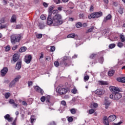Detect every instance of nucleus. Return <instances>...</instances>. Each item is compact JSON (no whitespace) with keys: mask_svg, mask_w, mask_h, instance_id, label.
I'll return each instance as SVG.
<instances>
[{"mask_svg":"<svg viewBox=\"0 0 125 125\" xmlns=\"http://www.w3.org/2000/svg\"><path fill=\"white\" fill-rule=\"evenodd\" d=\"M6 28V25H1V27L0 28V29H4Z\"/></svg>","mask_w":125,"mask_h":125,"instance_id":"0e129e2a","label":"nucleus"},{"mask_svg":"<svg viewBox=\"0 0 125 125\" xmlns=\"http://www.w3.org/2000/svg\"><path fill=\"white\" fill-rule=\"evenodd\" d=\"M120 40H121L122 42H124L125 41V36H124L123 35H120Z\"/></svg>","mask_w":125,"mask_h":125,"instance_id":"a878e982","label":"nucleus"},{"mask_svg":"<svg viewBox=\"0 0 125 125\" xmlns=\"http://www.w3.org/2000/svg\"><path fill=\"white\" fill-rule=\"evenodd\" d=\"M30 120H31V123L32 124H33V123H34V121H36V119L34 118V115L31 116Z\"/></svg>","mask_w":125,"mask_h":125,"instance_id":"ea45409f","label":"nucleus"},{"mask_svg":"<svg viewBox=\"0 0 125 125\" xmlns=\"http://www.w3.org/2000/svg\"><path fill=\"white\" fill-rule=\"evenodd\" d=\"M49 99H50V97L49 96H48L46 97L44 96H42L41 98V100L42 102H44L45 101H46V103L48 105H50V104H51V103L50 102V101L49 100Z\"/></svg>","mask_w":125,"mask_h":125,"instance_id":"423d86ee","label":"nucleus"},{"mask_svg":"<svg viewBox=\"0 0 125 125\" xmlns=\"http://www.w3.org/2000/svg\"><path fill=\"white\" fill-rule=\"evenodd\" d=\"M93 30H95V27L94 26H91L90 28H89L86 32V34L87 33H90L93 31Z\"/></svg>","mask_w":125,"mask_h":125,"instance_id":"6ab92c4d","label":"nucleus"},{"mask_svg":"<svg viewBox=\"0 0 125 125\" xmlns=\"http://www.w3.org/2000/svg\"><path fill=\"white\" fill-rule=\"evenodd\" d=\"M16 29H21V25L20 24L17 25Z\"/></svg>","mask_w":125,"mask_h":125,"instance_id":"e2e57ef3","label":"nucleus"},{"mask_svg":"<svg viewBox=\"0 0 125 125\" xmlns=\"http://www.w3.org/2000/svg\"><path fill=\"white\" fill-rule=\"evenodd\" d=\"M34 89L35 91H36L37 92H39V93H41L42 95H43L44 91L43 90H42L40 86H36L34 87Z\"/></svg>","mask_w":125,"mask_h":125,"instance_id":"6e6552de","label":"nucleus"},{"mask_svg":"<svg viewBox=\"0 0 125 125\" xmlns=\"http://www.w3.org/2000/svg\"><path fill=\"white\" fill-rule=\"evenodd\" d=\"M111 18H112V15H111V14H108L105 17V18L103 22H104L105 23V22H107V21H108V20H111Z\"/></svg>","mask_w":125,"mask_h":125,"instance_id":"2eb2a0df","label":"nucleus"},{"mask_svg":"<svg viewBox=\"0 0 125 125\" xmlns=\"http://www.w3.org/2000/svg\"><path fill=\"white\" fill-rule=\"evenodd\" d=\"M9 103H10V104H13L15 103L14 100H13V99H10L9 100Z\"/></svg>","mask_w":125,"mask_h":125,"instance_id":"3c124183","label":"nucleus"},{"mask_svg":"<svg viewBox=\"0 0 125 125\" xmlns=\"http://www.w3.org/2000/svg\"><path fill=\"white\" fill-rule=\"evenodd\" d=\"M95 93L98 95H102L104 94V90L102 89H98L95 91Z\"/></svg>","mask_w":125,"mask_h":125,"instance_id":"9d476101","label":"nucleus"},{"mask_svg":"<svg viewBox=\"0 0 125 125\" xmlns=\"http://www.w3.org/2000/svg\"><path fill=\"white\" fill-rule=\"evenodd\" d=\"M61 103L62 105H63V106H66V103L65 101H61Z\"/></svg>","mask_w":125,"mask_h":125,"instance_id":"09e8293b","label":"nucleus"},{"mask_svg":"<svg viewBox=\"0 0 125 125\" xmlns=\"http://www.w3.org/2000/svg\"><path fill=\"white\" fill-rule=\"evenodd\" d=\"M37 39H42V34H39L37 35Z\"/></svg>","mask_w":125,"mask_h":125,"instance_id":"de8ad7c7","label":"nucleus"},{"mask_svg":"<svg viewBox=\"0 0 125 125\" xmlns=\"http://www.w3.org/2000/svg\"><path fill=\"white\" fill-rule=\"evenodd\" d=\"M116 47V44L114 43H112L109 45V48L110 49L114 48V47Z\"/></svg>","mask_w":125,"mask_h":125,"instance_id":"72a5a7b5","label":"nucleus"},{"mask_svg":"<svg viewBox=\"0 0 125 125\" xmlns=\"http://www.w3.org/2000/svg\"><path fill=\"white\" fill-rule=\"evenodd\" d=\"M54 1L55 3H56V4H59V3L61 2V1L60 0H54Z\"/></svg>","mask_w":125,"mask_h":125,"instance_id":"49530a36","label":"nucleus"},{"mask_svg":"<svg viewBox=\"0 0 125 125\" xmlns=\"http://www.w3.org/2000/svg\"><path fill=\"white\" fill-rule=\"evenodd\" d=\"M54 50H55V47L54 46H52L51 47V51H52V52H53Z\"/></svg>","mask_w":125,"mask_h":125,"instance_id":"5fc2aeb1","label":"nucleus"},{"mask_svg":"<svg viewBox=\"0 0 125 125\" xmlns=\"http://www.w3.org/2000/svg\"><path fill=\"white\" fill-rule=\"evenodd\" d=\"M10 96V93H6L5 94V97L6 99H7Z\"/></svg>","mask_w":125,"mask_h":125,"instance_id":"79ce46f5","label":"nucleus"},{"mask_svg":"<svg viewBox=\"0 0 125 125\" xmlns=\"http://www.w3.org/2000/svg\"><path fill=\"white\" fill-rule=\"evenodd\" d=\"M82 26H83V24L80 22H77L76 24V26L77 28H81V27H82Z\"/></svg>","mask_w":125,"mask_h":125,"instance_id":"c756f323","label":"nucleus"},{"mask_svg":"<svg viewBox=\"0 0 125 125\" xmlns=\"http://www.w3.org/2000/svg\"><path fill=\"white\" fill-rule=\"evenodd\" d=\"M60 64L61 65H64L65 66H68V63L66 62H60Z\"/></svg>","mask_w":125,"mask_h":125,"instance_id":"c03bdc74","label":"nucleus"},{"mask_svg":"<svg viewBox=\"0 0 125 125\" xmlns=\"http://www.w3.org/2000/svg\"><path fill=\"white\" fill-rule=\"evenodd\" d=\"M53 26H60L63 24L62 20V16L61 14H56L53 17Z\"/></svg>","mask_w":125,"mask_h":125,"instance_id":"f03ea898","label":"nucleus"},{"mask_svg":"<svg viewBox=\"0 0 125 125\" xmlns=\"http://www.w3.org/2000/svg\"><path fill=\"white\" fill-rule=\"evenodd\" d=\"M79 17L80 19H84L85 18V16L83 14H81L79 15Z\"/></svg>","mask_w":125,"mask_h":125,"instance_id":"e433bc0d","label":"nucleus"},{"mask_svg":"<svg viewBox=\"0 0 125 125\" xmlns=\"http://www.w3.org/2000/svg\"><path fill=\"white\" fill-rule=\"evenodd\" d=\"M40 18L42 19V20H45V19H46V17L43 15H42L41 16Z\"/></svg>","mask_w":125,"mask_h":125,"instance_id":"a18cd8bd","label":"nucleus"},{"mask_svg":"<svg viewBox=\"0 0 125 125\" xmlns=\"http://www.w3.org/2000/svg\"><path fill=\"white\" fill-rule=\"evenodd\" d=\"M12 44H15L16 42H19L21 40V35L20 34H13L10 37Z\"/></svg>","mask_w":125,"mask_h":125,"instance_id":"7ed1b4c3","label":"nucleus"},{"mask_svg":"<svg viewBox=\"0 0 125 125\" xmlns=\"http://www.w3.org/2000/svg\"><path fill=\"white\" fill-rule=\"evenodd\" d=\"M56 91L59 94L63 95L68 92V90L62 85H59L56 88Z\"/></svg>","mask_w":125,"mask_h":125,"instance_id":"20e7f679","label":"nucleus"},{"mask_svg":"<svg viewBox=\"0 0 125 125\" xmlns=\"http://www.w3.org/2000/svg\"><path fill=\"white\" fill-rule=\"evenodd\" d=\"M75 37H76V35H75V34H74V33L69 34V35L67 36V38H75Z\"/></svg>","mask_w":125,"mask_h":125,"instance_id":"2f4dec72","label":"nucleus"},{"mask_svg":"<svg viewBox=\"0 0 125 125\" xmlns=\"http://www.w3.org/2000/svg\"><path fill=\"white\" fill-rule=\"evenodd\" d=\"M6 51H9L10 50V46L8 45L5 47Z\"/></svg>","mask_w":125,"mask_h":125,"instance_id":"8fccbe9b","label":"nucleus"},{"mask_svg":"<svg viewBox=\"0 0 125 125\" xmlns=\"http://www.w3.org/2000/svg\"><path fill=\"white\" fill-rule=\"evenodd\" d=\"M8 71V69L7 67H4L1 70V76L2 77H4L5 75H6V73H7Z\"/></svg>","mask_w":125,"mask_h":125,"instance_id":"1a4fd4ad","label":"nucleus"},{"mask_svg":"<svg viewBox=\"0 0 125 125\" xmlns=\"http://www.w3.org/2000/svg\"><path fill=\"white\" fill-rule=\"evenodd\" d=\"M48 125H56V123H55V122L54 121H52L51 122H50Z\"/></svg>","mask_w":125,"mask_h":125,"instance_id":"864d4df0","label":"nucleus"},{"mask_svg":"<svg viewBox=\"0 0 125 125\" xmlns=\"http://www.w3.org/2000/svg\"><path fill=\"white\" fill-rule=\"evenodd\" d=\"M11 22L12 23H14V22H16V16L15 15H13L11 18Z\"/></svg>","mask_w":125,"mask_h":125,"instance_id":"4be33fe9","label":"nucleus"},{"mask_svg":"<svg viewBox=\"0 0 125 125\" xmlns=\"http://www.w3.org/2000/svg\"><path fill=\"white\" fill-rule=\"evenodd\" d=\"M26 50H27V47L25 46L21 47L19 50V52H25Z\"/></svg>","mask_w":125,"mask_h":125,"instance_id":"5701e85b","label":"nucleus"},{"mask_svg":"<svg viewBox=\"0 0 125 125\" xmlns=\"http://www.w3.org/2000/svg\"><path fill=\"white\" fill-rule=\"evenodd\" d=\"M62 8H62V7H58V10L59 11H62Z\"/></svg>","mask_w":125,"mask_h":125,"instance_id":"774afa93","label":"nucleus"},{"mask_svg":"<svg viewBox=\"0 0 125 125\" xmlns=\"http://www.w3.org/2000/svg\"><path fill=\"white\" fill-rule=\"evenodd\" d=\"M52 14H53L52 13V12H49V15L48 17H49V18H51V17L52 16Z\"/></svg>","mask_w":125,"mask_h":125,"instance_id":"4d7b16f0","label":"nucleus"},{"mask_svg":"<svg viewBox=\"0 0 125 125\" xmlns=\"http://www.w3.org/2000/svg\"><path fill=\"white\" fill-rule=\"evenodd\" d=\"M103 16V13L101 11H99L92 13V14L88 15V18H89V19H91L92 18H99Z\"/></svg>","mask_w":125,"mask_h":125,"instance_id":"39448f33","label":"nucleus"},{"mask_svg":"<svg viewBox=\"0 0 125 125\" xmlns=\"http://www.w3.org/2000/svg\"><path fill=\"white\" fill-rule=\"evenodd\" d=\"M43 5L44 6V7H47L48 6V4L45 2H44L43 3Z\"/></svg>","mask_w":125,"mask_h":125,"instance_id":"13d9d810","label":"nucleus"},{"mask_svg":"<svg viewBox=\"0 0 125 125\" xmlns=\"http://www.w3.org/2000/svg\"><path fill=\"white\" fill-rule=\"evenodd\" d=\"M5 120H7L8 122H12V121H13V118L12 117H10V115L9 114H6L4 117Z\"/></svg>","mask_w":125,"mask_h":125,"instance_id":"f8f14e48","label":"nucleus"},{"mask_svg":"<svg viewBox=\"0 0 125 125\" xmlns=\"http://www.w3.org/2000/svg\"><path fill=\"white\" fill-rule=\"evenodd\" d=\"M0 22L1 23H4V18H2L1 19V20H0Z\"/></svg>","mask_w":125,"mask_h":125,"instance_id":"338daca9","label":"nucleus"},{"mask_svg":"<svg viewBox=\"0 0 125 125\" xmlns=\"http://www.w3.org/2000/svg\"><path fill=\"white\" fill-rule=\"evenodd\" d=\"M117 46H118V47L121 48V47H123V46H124V44L122 42H119L117 43Z\"/></svg>","mask_w":125,"mask_h":125,"instance_id":"473e14b6","label":"nucleus"},{"mask_svg":"<svg viewBox=\"0 0 125 125\" xmlns=\"http://www.w3.org/2000/svg\"><path fill=\"white\" fill-rule=\"evenodd\" d=\"M24 61V62L26 63V64H30V63H31V61H32V55H25Z\"/></svg>","mask_w":125,"mask_h":125,"instance_id":"0eeeda50","label":"nucleus"},{"mask_svg":"<svg viewBox=\"0 0 125 125\" xmlns=\"http://www.w3.org/2000/svg\"><path fill=\"white\" fill-rule=\"evenodd\" d=\"M28 86H32L33 84V82L32 81H29L28 82Z\"/></svg>","mask_w":125,"mask_h":125,"instance_id":"bf43d9fd","label":"nucleus"},{"mask_svg":"<svg viewBox=\"0 0 125 125\" xmlns=\"http://www.w3.org/2000/svg\"><path fill=\"white\" fill-rule=\"evenodd\" d=\"M118 12L120 14H123L124 13V9L120 7L118 10Z\"/></svg>","mask_w":125,"mask_h":125,"instance_id":"393cba45","label":"nucleus"},{"mask_svg":"<svg viewBox=\"0 0 125 125\" xmlns=\"http://www.w3.org/2000/svg\"><path fill=\"white\" fill-rule=\"evenodd\" d=\"M84 81H87L88 80H89V76H88L87 75L84 76Z\"/></svg>","mask_w":125,"mask_h":125,"instance_id":"6e6d98bb","label":"nucleus"},{"mask_svg":"<svg viewBox=\"0 0 125 125\" xmlns=\"http://www.w3.org/2000/svg\"><path fill=\"white\" fill-rule=\"evenodd\" d=\"M93 106L94 108H97L98 107V104L97 103H94Z\"/></svg>","mask_w":125,"mask_h":125,"instance_id":"680f3d73","label":"nucleus"},{"mask_svg":"<svg viewBox=\"0 0 125 125\" xmlns=\"http://www.w3.org/2000/svg\"><path fill=\"white\" fill-rule=\"evenodd\" d=\"M94 112H95V110L93 109L89 110V114H90V115H91V114H93Z\"/></svg>","mask_w":125,"mask_h":125,"instance_id":"37998d69","label":"nucleus"},{"mask_svg":"<svg viewBox=\"0 0 125 125\" xmlns=\"http://www.w3.org/2000/svg\"><path fill=\"white\" fill-rule=\"evenodd\" d=\"M18 59H19V57L18 56V54H14L13 56V60L14 62H17V61H18Z\"/></svg>","mask_w":125,"mask_h":125,"instance_id":"dca6fc26","label":"nucleus"},{"mask_svg":"<svg viewBox=\"0 0 125 125\" xmlns=\"http://www.w3.org/2000/svg\"><path fill=\"white\" fill-rule=\"evenodd\" d=\"M17 82H16L14 80H13L10 84V87L14 86L15 85V83H16Z\"/></svg>","mask_w":125,"mask_h":125,"instance_id":"7c9ffc66","label":"nucleus"},{"mask_svg":"<svg viewBox=\"0 0 125 125\" xmlns=\"http://www.w3.org/2000/svg\"><path fill=\"white\" fill-rule=\"evenodd\" d=\"M68 59H70V57L64 56L62 57V61L61 62H66V61L68 60Z\"/></svg>","mask_w":125,"mask_h":125,"instance_id":"b1692460","label":"nucleus"},{"mask_svg":"<svg viewBox=\"0 0 125 125\" xmlns=\"http://www.w3.org/2000/svg\"><path fill=\"white\" fill-rule=\"evenodd\" d=\"M116 119H117V116L115 115H110L108 118L109 122H114Z\"/></svg>","mask_w":125,"mask_h":125,"instance_id":"9b49d317","label":"nucleus"},{"mask_svg":"<svg viewBox=\"0 0 125 125\" xmlns=\"http://www.w3.org/2000/svg\"><path fill=\"white\" fill-rule=\"evenodd\" d=\"M95 57H97V55L92 54L90 56V58H91V59H94V58H95Z\"/></svg>","mask_w":125,"mask_h":125,"instance_id":"c9c22d12","label":"nucleus"},{"mask_svg":"<svg viewBox=\"0 0 125 125\" xmlns=\"http://www.w3.org/2000/svg\"><path fill=\"white\" fill-rule=\"evenodd\" d=\"M117 81L118 82H119V83H125V77L118 78H117Z\"/></svg>","mask_w":125,"mask_h":125,"instance_id":"a211bd4d","label":"nucleus"},{"mask_svg":"<svg viewBox=\"0 0 125 125\" xmlns=\"http://www.w3.org/2000/svg\"><path fill=\"white\" fill-rule=\"evenodd\" d=\"M20 79H21V76L19 75V76H17L13 80L15 81L16 82V83H17V82H18V81H19Z\"/></svg>","mask_w":125,"mask_h":125,"instance_id":"bb28decb","label":"nucleus"},{"mask_svg":"<svg viewBox=\"0 0 125 125\" xmlns=\"http://www.w3.org/2000/svg\"><path fill=\"white\" fill-rule=\"evenodd\" d=\"M114 74H115V70H110L108 73V75L109 76V77H112Z\"/></svg>","mask_w":125,"mask_h":125,"instance_id":"412c9836","label":"nucleus"},{"mask_svg":"<svg viewBox=\"0 0 125 125\" xmlns=\"http://www.w3.org/2000/svg\"><path fill=\"white\" fill-rule=\"evenodd\" d=\"M47 20L48 25H52V24L53 25V19H52L51 18L48 17Z\"/></svg>","mask_w":125,"mask_h":125,"instance_id":"f3484780","label":"nucleus"},{"mask_svg":"<svg viewBox=\"0 0 125 125\" xmlns=\"http://www.w3.org/2000/svg\"><path fill=\"white\" fill-rule=\"evenodd\" d=\"M104 124L105 125H109V119L106 116H104L103 118Z\"/></svg>","mask_w":125,"mask_h":125,"instance_id":"4468645a","label":"nucleus"},{"mask_svg":"<svg viewBox=\"0 0 125 125\" xmlns=\"http://www.w3.org/2000/svg\"><path fill=\"white\" fill-rule=\"evenodd\" d=\"M99 83L101 85H107V84H108V83H107V82L103 81H99Z\"/></svg>","mask_w":125,"mask_h":125,"instance_id":"aec40b11","label":"nucleus"},{"mask_svg":"<svg viewBox=\"0 0 125 125\" xmlns=\"http://www.w3.org/2000/svg\"><path fill=\"white\" fill-rule=\"evenodd\" d=\"M113 5H114V6H118V2H113Z\"/></svg>","mask_w":125,"mask_h":125,"instance_id":"69168bd1","label":"nucleus"},{"mask_svg":"<svg viewBox=\"0 0 125 125\" xmlns=\"http://www.w3.org/2000/svg\"><path fill=\"white\" fill-rule=\"evenodd\" d=\"M77 92H78V90H77V89H76V88H73L71 90V92H72V93H73V94H76Z\"/></svg>","mask_w":125,"mask_h":125,"instance_id":"4c0bfd02","label":"nucleus"},{"mask_svg":"<svg viewBox=\"0 0 125 125\" xmlns=\"http://www.w3.org/2000/svg\"><path fill=\"white\" fill-rule=\"evenodd\" d=\"M52 13L54 15H56V14H58V10H54Z\"/></svg>","mask_w":125,"mask_h":125,"instance_id":"a19ab883","label":"nucleus"},{"mask_svg":"<svg viewBox=\"0 0 125 125\" xmlns=\"http://www.w3.org/2000/svg\"><path fill=\"white\" fill-rule=\"evenodd\" d=\"M110 104H111V103H110L109 102H106L105 103V109H108V108H109Z\"/></svg>","mask_w":125,"mask_h":125,"instance_id":"c85d7f7f","label":"nucleus"},{"mask_svg":"<svg viewBox=\"0 0 125 125\" xmlns=\"http://www.w3.org/2000/svg\"><path fill=\"white\" fill-rule=\"evenodd\" d=\"M109 89L111 92L113 93L109 96V98L110 99H113V100H120L123 95L120 92H121V89L118 87H116L115 86H110L109 87Z\"/></svg>","mask_w":125,"mask_h":125,"instance_id":"f257e3e1","label":"nucleus"},{"mask_svg":"<svg viewBox=\"0 0 125 125\" xmlns=\"http://www.w3.org/2000/svg\"><path fill=\"white\" fill-rule=\"evenodd\" d=\"M70 113H71L73 115H75V114L77 113V111L76 110V109L72 108L70 109Z\"/></svg>","mask_w":125,"mask_h":125,"instance_id":"cd10ccee","label":"nucleus"},{"mask_svg":"<svg viewBox=\"0 0 125 125\" xmlns=\"http://www.w3.org/2000/svg\"><path fill=\"white\" fill-rule=\"evenodd\" d=\"M54 65L55 67H58L59 66V62L56 61L54 62Z\"/></svg>","mask_w":125,"mask_h":125,"instance_id":"603ef678","label":"nucleus"},{"mask_svg":"<svg viewBox=\"0 0 125 125\" xmlns=\"http://www.w3.org/2000/svg\"><path fill=\"white\" fill-rule=\"evenodd\" d=\"M73 120L74 119H73V117H69L67 119L68 122H69V123L73 122Z\"/></svg>","mask_w":125,"mask_h":125,"instance_id":"58836bf2","label":"nucleus"},{"mask_svg":"<svg viewBox=\"0 0 125 125\" xmlns=\"http://www.w3.org/2000/svg\"><path fill=\"white\" fill-rule=\"evenodd\" d=\"M99 62L101 63V64L103 63V62L104 61V59L103 58V57H101L99 59Z\"/></svg>","mask_w":125,"mask_h":125,"instance_id":"f704fd0d","label":"nucleus"},{"mask_svg":"<svg viewBox=\"0 0 125 125\" xmlns=\"http://www.w3.org/2000/svg\"><path fill=\"white\" fill-rule=\"evenodd\" d=\"M21 66H22V62H21V61L18 62L16 65V70H18L19 71V70L21 69Z\"/></svg>","mask_w":125,"mask_h":125,"instance_id":"ddd939ff","label":"nucleus"},{"mask_svg":"<svg viewBox=\"0 0 125 125\" xmlns=\"http://www.w3.org/2000/svg\"><path fill=\"white\" fill-rule=\"evenodd\" d=\"M52 10H53V7L51 6L49 8V12H52Z\"/></svg>","mask_w":125,"mask_h":125,"instance_id":"052dcab7","label":"nucleus"}]
</instances>
